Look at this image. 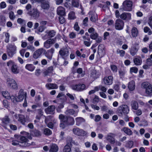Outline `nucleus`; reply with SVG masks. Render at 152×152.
I'll return each instance as SVG.
<instances>
[{
  "mask_svg": "<svg viewBox=\"0 0 152 152\" xmlns=\"http://www.w3.org/2000/svg\"><path fill=\"white\" fill-rule=\"evenodd\" d=\"M57 14L60 16H65V9L62 6H59L57 9Z\"/></svg>",
  "mask_w": 152,
  "mask_h": 152,
  "instance_id": "a211bd4d",
  "label": "nucleus"
},
{
  "mask_svg": "<svg viewBox=\"0 0 152 152\" xmlns=\"http://www.w3.org/2000/svg\"><path fill=\"white\" fill-rule=\"evenodd\" d=\"M7 84L10 88L16 90L18 88L17 83L15 81L12 79H8Z\"/></svg>",
  "mask_w": 152,
  "mask_h": 152,
  "instance_id": "6e6552de",
  "label": "nucleus"
},
{
  "mask_svg": "<svg viewBox=\"0 0 152 152\" xmlns=\"http://www.w3.org/2000/svg\"><path fill=\"white\" fill-rule=\"evenodd\" d=\"M1 125L5 128L6 129L7 126L9 125L10 122V119L8 116L5 115L1 119Z\"/></svg>",
  "mask_w": 152,
  "mask_h": 152,
  "instance_id": "ddd939ff",
  "label": "nucleus"
},
{
  "mask_svg": "<svg viewBox=\"0 0 152 152\" xmlns=\"http://www.w3.org/2000/svg\"><path fill=\"white\" fill-rule=\"evenodd\" d=\"M43 53L44 54L46 53V50L43 48L38 49L34 52L33 54V57L35 59H37Z\"/></svg>",
  "mask_w": 152,
  "mask_h": 152,
  "instance_id": "1a4fd4ad",
  "label": "nucleus"
},
{
  "mask_svg": "<svg viewBox=\"0 0 152 152\" xmlns=\"http://www.w3.org/2000/svg\"><path fill=\"white\" fill-rule=\"evenodd\" d=\"M49 152H57L58 149V146L55 144H52L50 145Z\"/></svg>",
  "mask_w": 152,
  "mask_h": 152,
  "instance_id": "393cba45",
  "label": "nucleus"
},
{
  "mask_svg": "<svg viewBox=\"0 0 152 152\" xmlns=\"http://www.w3.org/2000/svg\"><path fill=\"white\" fill-rule=\"evenodd\" d=\"M98 34L96 32H93L90 35L91 38L93 39H95L98 36Z\"/></svg>",
  "mask_w": 152,
  "mask_h": 152,
  "instance_id": "603ef678",
  "label": "nucleus"
},
{
  "mask_svg": "<svg viewBox=\"0 0 152 152\" xmlns=\"http://www.w3.org/2000/svg\"><path fill=\"white\" fill-rule=\"evenodd\" d=\"M63 16H61L59 17V20L61 24H63L65 21V19Z\"/></svg>",
  "mask_w": 152,
  "mask_h": 152,
  "instance_id": "0e129e2a",
  "label": "nucleus"
},
{
  "mask_svg": "<svg viewBox=\"0 0 152 152\" xmlns=\"http://www.w3.org/2000/svg\"><path fill=\"white\" fill-rule=\"evenodd\" d=\"M128 88L131 91H133L134 89L135 83L134 81L132 80L129 83L128 85Z\"/></svg>",
  "mask_w": 152,
  "mask_h": 152,
  "instance_id": "c85d7f7f",
  "label": "nucleus"
},
{
  "mask_svg": "<svg viewBox=\"0 0 152 152\" xmlns=\"http://www.w3.org/2000/svg\"><path fill=\"white\" fill-rule=\"evenodd\" d=\"M79 0H72V6L75 7H78L79 6Z\"/></svg>",
  "mask_w": 152,
  "mask_h": 152,
  "instance_id": "79ce46f5",
  "label": "nucleus"
},
{
  "mask_svg": "<svg viewBox=\"0 0 152 152\" xmlns=\"http://www.w3.org/2000/svg\"><path fill=\"white\" fill-rule=\"evenodd\" d=\"M133 3L129 0L124 1L123 3V9L125 11H130L132 9Z\"/></svg>",
  "mask_w": 152,
  "mask_h": 152,
  "instance_id": "423d86ee",
  "label": "nucleus"
},
{
  "mask_svg": "<svg viewBox=\"0 0 152 152\" xmlns=\"http://www.w3.org/2000/svg\"><path fill=\"white\" fill-rule=\"evenodd\" d=\"M70 145L68 144H66L63 149V152H70L71 151V148Z\"/></svg>",
  "mask_w": 152,
  "mask_h": 152,
  "instance_id": "a18cd8bd",
  "label": "nucleus"
},
{
  "mask_svg": "<svg viewBox=\"0 0 152 152\" xmlns=\"http://www.w3.org/2000/svg\"><path fill=\"white\" fill-rule=\"evenodd\" d=\"M7 66L11 67V72L14 74L19 73V70L17 65L14 61L10 60L7 63Z\"/></svg>",
  "mask_w": 152,
  "mask_h": 152,
  "instance_id": "20e7f679",
  "label": "nucleus"
},
{
  "mask_svg": "<svg viewBox=\"0 0 152 152\" xmlns=\"http://www.w3.org/2000/svg\"><path fill=\"white\" fill-rule=\"evenodd\" d=\"M122 130L124 132L128 135H130L132 134V130L130 129L126 128L124 127Z\"/></svg>",
  "mask_w": 152,
  "mask_h": 152,
  "instance_id": "e433bc0d",
  "label": "nucleus"
},
{
  "mask_svg": "<svg viewBox=\"0 0 152 152\" xmlns=\"http://www.w3.org/2000/svg\"><path fill=\"white\" fill-rule=\"evenodd\" d=\"M117 52L118 53H119L120 54V56L121 57H123L124 56L125 53L124 51L122 50H120L119 49L117 50Z\"/></svg>",
  "mask_w": 152,
  "mask_h": 152,
  "instance_id": "4d7b16f0",
  "label": "nucleus"
},
{
  "mask_svg": "<svg viewBox=\"0 0 152 152\" xmlns=\"http://www.w3.org/2000/svg\"><path fill=\"white\" fill-rule=\"evenodd\" d=\"M129 108L127 105H122L118 107V115L120 116H121L123 114H127L129 113Z\"/></svg>",
  "mask_w": 152,
  "mask_h": 152,
  "instance_id": "7ed1b4c3",
  "label": "nucleus"
},
{
  "mask_svg": "<svg viewBox=\"0 0 152 152\" xmlns=\"http://www.w3.org/2000/svg\"><path fill=\"white\" fill-rule=\"evenodd\" d=\"M76 125L77 126H79L82 122H84L85 120L83 118L79 117L76 118Z\"/></svg>",
  "mask_w": 152,
  "mask_h": 152,
  "instance_id": "473e14b6",
  "label": "nucleus"
},
{
  "mask_svg": "<svg viewBox=\"0 0 152 152\" xmlns=\"http://www.w3.org/2000/svg\"><path fill=\"white\" fill-rule=\"evenodd\" d=\"M146 64L149 66H152V60L150 58H148L146 60Z\"/></svg>",
  "mask_w": 152,
  "mask_h": 152,
  "instance_id": "338daca9",
  "label": "nucleus"
},
{
  "mask_svg": "<svg viewBox=\"0 0 152 152\" xmlns=\"http://www.w3.org/2000/svg\"><path fill=\"white\" fill-rule=\"evenodd\" d=\"M55 107L53 105L49 106L45 109V112L47 114H52L54 113Z\"/></svg>",
  "mask_w": 152,
  "mask_h": 152,
  "instance_id": "6ab92c4d",
  "label": "nucleus"
},
{
  "mask_svg": "<svg viewBox=\"0 0 152 152\" xmlns=\"http://www.w3.org/2000/svg\"><path fill=\"white\" fill-rule=\"evenodd\" d=\"M56 38L53 39L50 38L47 40L45 41L47 42V43H48V44L51 46V45L54 44L56 42Z\"/></svg>",
  "mask_w": 152,
  "mask_h": 152,
  "instance_id": "37998d69",
  "label": "nucleus"
},
{
  "mask_svg": "<svg viewBox=\"0 0 152 152\" xmlns=\"http://www.w3.org/2000/svg\"><path fill=\"white\" fill-rule=\"evenodd\" d=\"M12 140V144L14 145H17L19 144V141H18L19 140L17 139L16 140H13V138H11Z\"/></svg>",
  "mask_w": 152,
  "mask_h": 152,
  "instance_id": "680f3d73",
  "label": "nucleus"
},
{
  "mask_svg": "<svg viewBox=\"0 0 152 152\" xmlns=\"http://www.w3.org/2000/svg\"><path fill=\"white\" fill-rule=\"evenodd\" d=\"M41 6L43 9L48 10L50 7L49 2L48 1L45 0L41 4Z\"/></svg>",
  "mask_w": 152,
  "mask_h": 152,
  "instance_id": "b1692460",
  "label": "nucleus"
},
{
  "mask_svg": "<svg viewBox=\"0 0 152 152\" xmlns=\"http://www.w3.org/2000/svg\"><path fill=\"white\" fill-rule=\"evenodd\" d=\"M18 121L20 122L22 124L25 125V122L26 121L25 116L23 115L20 114L18 115Z\"/></svg>",
  "mask_w": 152,
  "mask_h": 152,
  "instance_id": "cd10ccee",
  "label": "nucleus"
},
{
  "mask_svg": "<svg viewBox=\"0 0 152 152\" xmlns=\"http://www.w3.org/2000/svg\"><path fill=\"white\" fill-rule=\"evenodd\" d=\"M3 104L4 107L7 108L9 106V103L7 100H4L3 101Z\"/></svg>",
  "mask_w": 152,
  "mask_h": 152,
  "instance_id": "052dcab7",
  "label": "nucleus"
},
{
  "mask_svg": "<svg viewBox=\"0 0 152 152\" xmlns=\"http://www.w3.org/2000/svg\"><path fill=\"white\" fill-rule=\"evenodd\" d=\"M14 136L15 138L18 140H20L22 142L25 143L26 145L27 146H29L31 145H33V142L31 143H28L27 142L28 141V139L26 137L23 136H20L17 135H15Z\"/></svg>",
  "mask_w": 152,
  "mask_h": 152,
  "instance_id": "f8f14e48",
  "label": "nucleus"
},
{
  "mask_svg": "<svg viewBox=\"0 0 152 152\" xmlns=\"http://www.w3.org/2000/svg\"><path fill=\"white\" fill-rule=\"evenodd\" d=\"M6 18L4 16L1 15L0 16V24L2 26H4L6 23Z\"/></svg>",
  "mask_w": 152,
  "mask_h": 152,
  "instance_id": "58836bf2",
  "label": "nucleus"
},
{
  "mask_svg": "<svg viewBox=\"0 0 152 152\" xmlns=\"http://www.w3.org/2000/svg\"><path fill=\"white\" fill-rule=\"evenodd\" d=\"M9 17L10 19L13 20L15 18V16L14 15V12L12 11H11L9 13Z\"/></svg>",
  "mask_w": 152,
  "mask_h": 152,
  "instance_id": "13d9d810",
  "label": "nucleus"
},
{
  "mask_svg": "<svg viewBox=\"0 0 152 152\" xmlns=\"http://www.w3.org/2000/svg\"><path fill=\"white\" fill-rule=\"evenodd\" d=\"M43 133L44 134L47 136H49L51 134V131L48 128H45L43 130Z\"/></svg>",
  "mask_w": 152,
  "mask_h": 152,
  "instance_id": "f704fd0d",
  "label": "nucleus"
},
{
  "mask_svg": "<svg viewBox=\"0 0 152 152\" xmlns=\"http://www.w3.org/2000/svg\"><path fill=\"white\" fill-rule=\"evenodd\" d=\"M27 48L32 52L34 51L35 50L34 47L31 44H29L27 46Z\"/></svg>",
  "mask_w": 152,
  "mask_h": 152,
  "instance_id": "5fc2aeb1",
  "label": "nucleus"
},
{
  "mask_svg": "<svg viewBox=\"0 0 152 152\" xmlns=\"http://www.w3.org/2000/svg\"><path fill=\"white\" fill-rule=\"evenodd\" d=\"M31 134L35 137H39L41 135V133L39 130L36 129L33 130L31 132Z\"/></svg>",
  "mask_w": 152,
  "mask_h": 152,
  "instance_id": "72a5a7b5",
  "label": "nucleus"
},
{
  "mask_svg": "<svg viewBox=\"0 0 152 152\" xmlns=\"http://www.w3.org/2000/svg\"><path fill=\"white\" fill-rule=\"evenodd\" d=\"M138 50V49L135 47H132L130 50V52L131 55L133 56L135 55Z\"/></svg>",
  "mask_w": 152,
  "mask_h": 152,
  "instance_id": "4c0bfd02",
  "label": "nucleus"
},
{
  "mask_svg": "<svg viewBox=\"0 0 152 152\" xmlns=\"http://www.w3.org/2000/svg\"><path fill=\"white\" fill-rule=\"evenodd\" d=\"M88 21V17H86L83 21V25L85 26H87L88 24L87 23Z\"/></svg>",
  "mask_w": 152,
  "mask_h": 152,
  "instance_id": "69168bd1",
  "label": "nucleus"
},
{
  "mask_svg": "<svg viewBox=\"0 0 152 152\" xmlns=\"http://www.w3.org/2000/svg\"><path fill=\"white\" fill-rule=\"evenodd\" d=\"M134 144V142L132 141H129L127 142L126 146L128 148H131L132 147Z\"/></svg>",
  "mask_w": 152,
  "mask_h": 152,
  "instance_id": "09e8293b",
  "label": "nucleus"
},
{
  "mask_svg": "<svg viewBox=\"0 0 152 152\" xmlns=\"http://www.w3.org/2000/svg\"><path fill=\"white\" fill-rule=\"evenodd\" d=\"M52 116L49 115L45 118V123L47 125V126L50 129H53V124L51 122L48 123V122L52 118Z\"/></svg>",
  "mask_w": 152,
  "mask_h": 152,
  "instance_id": "412c9836",
  "label": "nucleus"
},
{
  "mask_svg": "<svg viewBox=\"0 0 152 152\" xmlns=\"http://www.w3.org/2000/svg\"><path fill=\"white\" fill-rule=\"evenodd\" d=\"M131 106L132 109L136 110L138 108V104L136 101H133L132 102Z\"/></svg>",
  "mask_w": 152,
  "mask_h": 152,
  "instance_id": "2f4dec72",
  "label": "nucleus"
},
{
  "mask_svg": "<svg viewBox=\"0 0 152 152\" xmlns=\"http://www.w3.org/2000/svg\"><path fill=\"white\" fill-rule=\"evenodd\" d=\"M75 123V120L73 118L70 117L68 118L67 124L69 125H73Z\"/></svg>",
  "mask_w": 152,
  "mask_h": 152,
  "instance_id": "c03bdc74",
  "label": "nucleus"
},
{
  "mask_svg": "<svg viewBox=\"0 0 152 152\" xmlns=\"http://www.w3.org/2000/svg\"><path fill=\"white\" fill-rule=\"evenodd\" d=\"M143 87L145 89V96L151 97L152 96V85L148 82L143 83Z\"/></svg>",
  "mask_w": 152,
  "mask_h": 152,
  "instance_id": "f257e3e1",
  "label": "nucleus"
},
{
  "mask_svg": "<svg viewBox=\"0 0 152 152\" xmlns=\"http://www.w3.org/2000/svg\"><path fill=\"white\" fill-rule=\"evenodd\" d=\"M75 112V111L73 109H67L65 112V114L68 115H73Z\"/></svg>",
  "mask_w": 152,
  "mask_h": 152,
  "instance_id": "de8ad7c7",
  "label": "nucleus"
},
{
  "mask_svg": "<svg viewBox=\"0 0 152 152\" xmlns=\"http://www.w3.org/2000/svg\"><path fill=\"white\" fill-rule=\"evenodd\" d=\"M113 77L112 76L106 77L103 79V82L105 85L107 86L111 85L113 83Z\"/></svg>",
  "mask_w": 152,
  "mask_h": 152,
  "instance_id": "4468645a",
  "label": "nucleus"
},
{
  "mask_svg": "<svg viewBox=\"0 0 152 152\" xmlns=\"http://www.w3.org/2000/svg\"><path fill=\"white\" fill-rule=\"evenodd\" d=\"M59 118L61 120V121L64 122H67L68 120L67 117L64 116L62 114H60L59 116Z\"/></svg>",
  "mask_w": 152,
  "mask_h": 152,
  "instance_id": "c9c22d12",
  "label": "nucleus"
},
{
  "mask_svg": "<svg viewBox=\"0 0 152 152\" xmlns=\"http://www.w3.org/2000/svg\"><path fill=\"white\" fill-rule=\"evenodd\" d=\"M25 67L26 69L31 71H33L35 68V67L32 64H27Z\"/></svg>",
  "mask_w": 152,
  "mask_h": 152,
  "instance_id": "a19ab883",
  "label": "nucleus"
},
{
  "mask_svg": "<svg viewBox=\"0 0 152 152\" xmlns=\"http://www.w3.org/2000/svg\"><path fill=\"white\" fill-rule=\"evenodd\" d=\"M138 69L135 67H132L130 68V72L131 74L132 73H136L137 72Z\"/></svg>",
  "mask_w": 152,
  "mask_h": 152,
  "instance_id": "3c124183",
  "label": "nucleus"
},
{
  "mask_svg": "<svg viewBox=\"0 0 152 152\" xmlns=\"http://www.w3.org/2000/svg\"><path fill=\"white\" fill-rule=\"evenodd\" d=\"M115 134L112 133H110L107 136V140L111 143H114L115 142L114 137Z\"/></svg>",
  "mask_w": 152,
  "mask_h": 152,
  "instance_id": "5701e85b",
  "label": "nucleus"
},
{
  "mask_svg": "<svg viewBox=\"0 0 152 152\" xmlns=\"http://www.w3.org/2000/svg\"><path fill=\"white\" fill-rule=\"evenodd\" d=\"M69 17L71 19H74L75 18V13L73 12H70L69 14Z\"/></svg>",
  "mask_w": 152,
  "mask_h": 152,
  "instance_id": "6e6d98bb",
  "label": "nucleus"
},
{
  "mask_svg": "<svg viewBox=\"0 0 152 152\" xmlns=\"http://www.w3.org/2000/svg\"><path fill=\"white\" fill-rule=\"evenodd\" d=\"M74 134L78 136H83L85 134L84 131L78 128H74L73 129Z\"/></svg>",
  "mask_w": 152,
  "mask_h": 152,
  "instance_id": "dca6fc26",
  "label": "nucleus"
},
{
  "mask_svg": "<svg viewBox=\"0 0 152 152\" xmlns=\"http://www.w3.org/2000/svg\"><path fill=\"white\" fill-rule=\"evenodd\" d=\"M45 87L48 89H56L58 88V86L55 83H47Z\"/></svg>",
  "mask_w": 152,
  "mask_h": 152,
  "instance_id": "a878e982",
  "label": "nucleus"
},
{
  "mask_svg": "<svg viewBox=\"0 0 152 152\" xmlns=\"http://www.w3.org/2000/svg\"><path fill=\"white\" fill-rule=\"evenodd\" d=\"M45 33L48 34V36L50 38L53 37L56 34V32L53 30H47L45 31Z\"/></svg>",
  "mask_w": 152,
  "mask_h": 152,
  "instance_id": "c756f323",
  "label": "nucleus"
},
{
  "mask_svg": "<svg viewBox=\"0 0 152 152\" xmlns=\"http://www.w3.org/2000/svg\"><path fill=\"white\" fill-rule=\"evenodd\" d=\"M133 61L135 64L137 65H140L142 63V59L140 57L135 58Z\"/></svg>",
  "mask_w": 152,
  "mask_h": 152,
  "instance_id": "7c9ffc66",
  "label": "nucleus"
},
{
  "mask_svg": "<svg viewBox=\"0 0 152 152\" xmlns=\"http://www.w3.org/2000/svg\"><path fill=\"white\" fill-rule=\"evenodd\" d=\"M19 95L17 98L14 97L13 96H12L11 97V99L13 100L14 102L15 101L16 102H20L23 100L24 97L26 98V93L24 92L23 90V89H21L19 92Z\"/></svg>",
  "mask_w": 152,
  "mask_h": 152,
  "instance_id": "f03ea898",
  "label": "nucleus"
},
{
  "mask_svg": "<svg viewBox=\"0 0 152 152\" xmlns=\"http://www.w3.org/2000/svg\"><path fill=\"white\" fill-rule=\"evenodd\" d=\"M144 32L145 33L148 32V34L149 35L151 34H152V32L150 29L148 27H145L144 28Z\"/></svg>",
  "mask_w": 152,
  "mask_h": 152,
  "instance_id": "864d4df0",
  "label": "nucleus"
},
{
  "mask_svg": "<svg viewBox=\"0 0 152 152\" xmlns=\"http://www.w3.org/2000/svg\"><path fill=\"white\" fill-rule=\"evenodd\" d=\"M2 94L3 96L7 99H11V96L9 95V94L7 91H2Z\"/></svg>",
  "mask_w": 152,
  "mask_h": 152,
  "instance_id": "49530a36",
  "label": "nucleus"
},
{
  "mask_svg": "<svg viewBox=\"0 0 152 152\" xmlns=\"http://www.w3.org/2000/svg\"><path fill=\"white\" fill-rule=\"evenodd\" d=\"M131 15L129 12H124L120 15V18L123 20H130Z\"/></svg>",
  "mask_w": 152,
  "mask_h": 152,
  "instance_id": "f3484780",
  "label": "nucleus"
},
{
  "mask_svg": "<svg viewBox=\"0 0 152 152\" xmlns=\"http://www.w3.org/2000/svg\"><path fill=\"white\" fill-rule=\"evenodd\" d=\"M59 54L61 57L64 58V57L67 56L69 55V51L67 49H61L59 52Z\"/></svg>",
  "mask_w": 152,
  "mask_h": 152,
  "instance_id": "aec40b11",
  "label": "nucleus"
},
{
  "mask_svg": "<svg viewBox=\"0 0 152 152\" xmlns=\"http://www.w3.org/2000/svg\"><path fill=\"white\" fill-rule=\"evenodd\" d=\"M27 14L34 19H38L40 16V12L37 8H33L32 11H28Z\"/></svg>",
  "mask_w": 152,
  "mask_h": 152,
  "instance_id": "0eeeda50",
  "label": "nucleus"
},
{
  "mask_svg": "<svg viewBox=\"0 0 152 152\" xmlns=\"http://www.w3.org/2000/svg\"><path fill=\"white\" fill-rule=\"evenodd\" d=\"M105 47L104 45H100L98 47V54L101 56L105 54Z\"/></svg>",
  "mask_w": 152,
  "mask_h": 152,
  "instance_id": "2eb2a0df",
  "label": "nucleus"
},
{
  "mask_svg": "<svg viewBox=\"0 0 152 152\" xmlns=\"http://www.w3.org/2000/svg\"><path fill=\"white\" fill-rule=\"evenodd\" d=\"M17 22L20 24H21L23 23H26L25 20L21 18H18L17 20Z\"/></svg>",
  "mask_w": 152,
  "mask_h": 152,
  "instance_id": "774afa93",
  "label": "nucleus"
},
{
  "mask_svg": "<svg viewBox=\"0 0 152 152\" xmlns=\"http://www.w3.org/2000/svg\"><path fill=\"white\" fill-rule=\"evenodd\" d=\"M71 87L73 90L77 91H81L84 90L86 88V86L83 84H79L77 85H72Z\"/></svg>",
  "mask_w": 152,
  "mask_h": 152,
  "instance_id": "9d476101",
  "label": "nucleus"
},
{
  "mask_svg": "<svg viewBox=\"0 0 152 152\" xmlns=\"http://www.w3.org/2000/svg\"><path fill=\"white\" fill-rule=\"evenodd\" d=\"M124 26V22L120 19H117L115 24V28L118 30H121L123 29Z\"/></svg>",
  "mask_w": 152,
  "mask_h": 152,
  "instance_id": "9b49d317",
  "label": "nucleus"
},
{
  "mask_svg": "<svg viewBox=\"0 0 152 152\" xmlns=\"http://www.w3.org/2000/svg\"><path fill=\"white\" fill-rule=\"evenodd\" d=\"M88 14L91 15L90 19L91 21L95 22L97 20V15L96 13L90 11L89 12Z\"/></svg>",
  "mask_w": 152,
  "mask_h": 152,
  "instance_id": "4be33fe9",
  "label": "nucleus"
},
{
  "mask_svg": "<svg viewBox=\"0 0 152 152\" xmlns=\"http://www.w3.org/2000/svg\"><path fill=\"white\" fill-rule=\"evenodd\" d=\"M16 47L14 44H9L7 47V53L8 55L12 57L16 53Z\"/></svg>",
  "mask_w": 152,
  "mask_h": 152,
  "instance_id": "39448f33",
  "label": "nucleus"
},
{
  "mask_svg": "<svg viewBox=\"0 0 152 152\" xmlns=\"http://www.w3.org/2000/svg\"><path fill=\"white\" fill-rule=\"evenodd\" d=\"M5 39L4 40L5 42L8 43L9 41L10 35L8 33H6L5 34Z\"/></svg>",
  "mask_w": 152,
  "mask_h": 152,
  "instance_id": "e2e57ef3",
  "label": "nucleus"
},
{
  "mask_svg": "<svg viewBox=\"0 0 152 152\" xmlns=\"http://www.w3.org/2000/svg\"><path fill=\"white\" fill-rule=\"evenodd\" d=\"M53 69V66H50L44 72L43 74L45 76L48 75L52 73Z\"/></svg>",
  "mask_w": 152,
  "mask_h": 152,
  "instance_id": "bb28decb",
  "label": "nucleus"
},
{
  "mask_svg": "<svg viewBox=\"0 0 152 152\" xmlns=\"http://www.w3.org/2000/svg\"><path fill=\"white\" fill-rule=\"evenodd\" d=\"M132 34L133 37H135L137 35L138 31L135 27H133L132 29Z\"/></svg>",
  "mask_w": 152,
  "mask_h": 152,
  "instance_id": "ea45409f",
  "label": "nucleus"
},
{
  "mask_svg": "<svg viewBox=\"0 0 152 152\" xmlns=\"http://www.w3.org/2000/svg\"><path fill=\"white\" fill-rule=\"evenodd\" d=\"M45 56L49 60H51L52 58L53 55L51 54L50 53H49L48 52L47 53L46 52V53L45 54Z\"/></svg>",
  "mask_w": 152,
  "mask_h": 152,
  "instance_id": "bf43d9fd",
  "label": "nucleus"
},
{
  "mask_svg": "<svg viewBox=\"0 0 152 152\" xmlns=\"http://www.w3.org/2000/svg\"><path fill=\"white\" fill-rule=\"evenodd\" d=\"M67 144L71 145L72 144L74 143L73 141L72 140V138L70 137H67L66 140Z\"/></svg>",
  "mask_w": 152,
  "mask_h": 152,
  "instance_id": "8fccbe9b",
  "label": "nucleus"
}]
</instances>
